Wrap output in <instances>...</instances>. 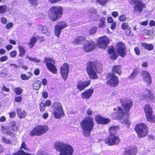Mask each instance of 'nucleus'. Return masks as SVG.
I'll return each mask as SVG.
<instances>
[{"label":"nucleus","mask_w":155,"mask_h":155,"mask_svg":"<svg viewBox=\"0 0 155 155\" xmlns=\"http://www.w3.org/2000/svg\"><path fill=\"white\" fill-rule=\"evenodd\" d=\"M80 125L84 136H89L94 125L93 118L90 117H87L80 122Z\"/></svg>","instance_id":"nucleus-1"},{"label":"nucleus","mask_w":155,"mask_h":155,"mask_svg":"<svg viewBox=\"0 0 155 155\" xmlns=\"http://www.w3.org/2000/svg\"><path fill=\"white\" fill-rule=\"evenodd\" d=\"M54 147L56 150L60 152L59 155H72L73 148L69 144L61 141L56 142Z\"/></svg>","instance_id":"nucleus-2"},{"label":"nucleus","mask_w":155,"mask_h":155,"mask_svg":"<svg viewBox=\"0 0 155 155\" xmlns=\"http://www.w3.org/2000/svg\"><path fill=\"white\" fill-rule=\"evenodd\" d=\"M101 66L98 63L95 62L89 63L87 70L90 78L94 79L98 78L96 72L100 73L102 71Z\"/></svg>","instance_id":"nucleus-3"},{"label":"nucleus","mask_w":155,"mask_h":155,"mask_svg":"<svg viewBox=\"0 0 155 155\" xmlns=\"http://www.w3.org/2000/svg\"><path fill=\"white\" fill-rule=\"evenodd\" d=\"M63 14V8L60 6H54L51 7L48 12V16L51 20L55 21L60 19Z\"/></svg>","instance_id":"nucleus-4"},{"label":"nucleus","mask_w":155,"mask_h":155,"mask_svg":"<svg viewBox=\"0 0 155 155\" xmlns=\"http://www.w3.org/2000/svg\"><path fill=\"white\" fill-rule=\"evenodd\" d=\"M52 108L53 114L55 118L59 119L64 116V113L61 103L54 102L52 104Z\"/></svg>","instance_id":"nucleus-5"},{"label":"nucleus","mask_w":155,"mask_h":155,"mask_svg":"<svg viewBox=\"0 0 155 155\" xmlns=\"http://www.w3.org/2000/svg\"><path fill=\"white\" fill-rule=\"evenodd\" d=\"M135 129L140 138L146 136L148 132L147 127L145 124L143 123L137 124Z\"/></svg>","instance_id":"nucleus-6"},{"label":"nucleus","mask_w":155,"mask_h":155,"mask_svg":"<svg viewBox=\"0 0 155 155\" xmlns=\"http://www.w3.org/2000/svg\"><path fill=\"white\" fill-rule=\"evenodd\" d=\"M11 130L15 131L17 130V128L15 122H12L8 124V127L1 126V130L5 135H8L10 136H13L15 134Z\"/></svg>","instance_id":"nucleus-7"},{"label":"nucleus","mask_w":155,"mask_h":155,"mask_svg":"<svg viewBox=\"0 0 155 155\" xmlns=\"http://www.w3.org/2000/svg\"><path fill=\"white\" fill-rule=\"evenodd\" d=\"M43 61L46 63V66L50 71L54 74L57 73V69L56 67L53 64L55 62L54 60L51 57H46Z\"/></svg>","instance_id":"nucleus-8"},{"label":"nucleus","mask_w":155,"mask_h":155,"mask_svg":"<svg viewBox=\"0 0 155 155\" xmlns=\"http://www.w3.org/2000/svg\"><path fill=\"white\" fill-rule=\"evenodd\" d=\"M106 78L109 79L107 82V85L112 87H115L118 85L119 83L118 78L113 73L108 74L107 75Z\"/></svg>","instance_id":"nucleus-9"},{"label":"nucleus","mask_w":155,"mask_h":155,"mask_svg":"<svg viewBox=\"0 0 155 155\" xmlns=\"http://www.w3.org/2000/svg\"><path fill=\"white\" fill-rule=\"evenodd\" d=\"M67 23L64 21H60L54 27V32L55 35L58 38L60 36L62 30L67 27Z\"/></svg>","instance_id":"nucleus-10"},{"label":"nucleus","mask_w":155,"mask_h":155,"mask_svg":"<svg viewBox=\"0 0 155 155\" xmlns=\"http://www.w3.org/2000/svg\"><path fill=\"white\" fill-rule=\"evenodd\" d=\"M144 110L148 121L155 122V116L152 114L153 110L151 107L149 105H146L144 107Z\"/></svg>","instance_id":"nucleus-11"},{"label":"nucleus","mask_w":155,"mask_h":155,"mask_svg":"<svg viewBox=\"0 0 155 155\" xmlns=\"http://www.w3.org/2000/svg\"><path fill=\"white\" fill-rule=\"evenodd\" d=\"M120 102L125 111L128 112L133 105L131 99L129 98H124L120 100Z\"/></svg>","instance_id":"nucleus-12"},{"label":"nucleus","mask_w":155,"mask_h":155,"mask_svg":"<svg viewBox=\"0 0 155 155\" xmlns=\"http://www.w3.org/2000/svg\"><path fill=\"white\" fill-rule=\"evenodd\" d=\"M105 143L108 146L118 144L120 141L118 137L114 135H110L104 140Z\"/></svg>","instance_id":"nucleus-13"},{"label":"nucleus","mask_w":155,"mask_h":155,"mask_svg":"<svg viewBox=\"0 0 155 155\" xmlns=\"http://www.w3.org/2000/svg\"><path fill=\"white\" fill-rule=\"evenodd\" d=\"M97 41L98 47L103 49H106L107 48L110 41L107 37L106 36L101 37Z\"/></svg>","instance_id":"nucleus-14"},{"label":"nucleus","mask_w":155,"mask_h":155,"mask_svg":"<svg viewBox=\"0 0 155 155\" xmlns=\"http://www.w3.org/2000/svg\"><path fill=\"white\" fill-rule=\"evenodd\" d=\"M61 73L63 79L66 81L68 72L69 65L67 63H64L61 67Z\"/></svg>","instance_id":"nucleus-15"},{"label":"nucleus","mask_w":155,"mask_h":155,"mask_svg":"<svg viewBox=\"0 0 155 155\" xmlns=\"http://www.w3.org/2000/svg\"><path fill=\"white\" fill-rule=\"evenodd\" d=\"M95 45L94 42L91 40L85 41L84 45V49L87 52L91 51L95 49Z\"/></svg>","instance_id":"nucleus-16"},{"label":"nucleus","mask_w":155,"mask_h":155,"mask_svg":"<svg viewBox=\"0 0 155 155\" xmlns=\"http://www.w3.org/2000/svg\"><path fill=\"white\" fill-rule=\"evenodd\" d=\"M117 50L119 54L122 57L126 55V49L124 45L122 42L118 43L117 45Z\"/></svg>","instance_id":"nucleus-17"},{"label":"nucleus","mask_w":155,"mask_h":155,"mask_svg":"<svg viewBox=\"0 0 155 155\" xmlns=\"http://www.w3.org/2000/svg\"><path fill=\"white\" fill-rule=\"evenodd\" d=\"M145 7L144 4L142 2H139L137 4H135L134 7V12L137 15H139L143 11V8Z\"/></svg>","instance_id":"nucleus-18"},{"label":"nucleus","mask_w":155,"mask_h":155,"mask_svg":"<svg viewBox=\"0 0 155 155\" xmlns=\"http://www.w3.org/2000/svg\"><path fill=\"white\" fill-rule=\"evenodd\" d=\"M94 92L93 89H89L81 93V97L84 99H88L91 97Z\"/></svg>","instance_id":"nucleus-19"},{"label":"nucleus","mask_w":155,"mask_h":155,"mask_svg":"<svg viewBox=\"0 0 155 155\" xmlns=\"http://www.w3.org/2000/svg\"><path fill=\"white\" fill-rule=\"evenodd\" d=\"M23 148L26 150H28L27 145L25 142L24 141L22 142L21 144V147L20 148V150L18 151V153H15L13 155H31L30 154L26 153L24 152L23 150H22Z\"/></svg>","instance_id":"nucleus-20"},{"label":"nucleus","mask_w":155,"mask_h":155,"mask_svg":"<svg viewBox=\"0 0 155 155\" xmlns=\"http://www.w3.org/2000/svg\"><path fill=\"white\" fill-rule=\"evenodd\" d=\"M124 114V111L122 109L118 107L117 113H114L112 114V117L114 119H120L123 118Z\"/></svg>","instance_id":"nucleus-21"},{"label":"nucleus","mask_w":155,"mask_h":155,"mask_svg":"<svg viewBox=\"0 0 155 155\" xmlns=\"http://www.w3.org/2000/svg\"><path fill=\"white\" fill-rule=\"evenodd\" d=\"M95 119L96 122L101 124H107L110 123V120L108 118H104L99 115L97 116Z\"/></svg>","instance_id":"nucleus-22"},{"label":"nucleus","mask_w":155,"mask_h":155,"mask_svg":"<svg viewBox=\"0 0 155 155\" xmlns=\"http://www.w3.org/2000/svg\"><path fill=\"white\" fill-rule=\"evenodd\" d=\"M144 81L147 84L150 85L151 82V78L150 74L147 71H143L141 73Z\"/></svg>","instance_id":"nucleus-23"},{"label":"nucleus","mask_w":155,"mask_h":155,"mask_svg":"<svg viewBox=\"0 0 155 155\" xmlns=\"http://www.w3.org/2000/svg\"><path fill=\"white\" fill-rule=\"evenodd\" d=\"M90 80H88L84 82L79 81L77 85V88L80 91L83 90L90 84Z\"/></svg>","instance_id":"nucleus-24"},{"label":"nucleus","mask_w":155,"mask_h":155,"mask_svg":"<svg viewBox=\"0 0 155 155\" xmlns=\"http://www.w3.org/2000/svg\"><path fill=\"white\" fill-rule=\"evenodd\" d=\"M137 152V150L136 147H131L129 150H126L124 155H135Z\"/></svg>","instance_id":"nucleus-25"},{"label":"nucleus","mask_w":155,"mask_h":155,"mask_svg":"<svg viewBox=\"0 0 155 155\" xmlns=\"http://www.w3.org/2000/svg\"><path fill=\"white\" fill-rule=\"evenodd\" d=\"M85 38L84 37L78 36L75 38L74 41L73 43L76 45H79L82 44L85 41Z\"/></svg>","instance_id":"nucleus-26"},{"label":"nucleus","mask_w":155,"mask_h":155,"mask_svg":"<svg viewBox=\"0 0 155 155\" xmlns=\"http://www.w3.org/2000/svg\"><path fill=\"white\" fill-rule=\"evenodd\" d=\"M38 125L35 127L30 132L29 135L31 137L36 135L41 136Z\"/></svg>","instance_id":"nucleus-27"},{"label":"nucleus","mask_w":155,"mask_h":155,"mask_svg":"<svg viewBox=\"0 0 155 155\" xmlns=\"http://www.w3.org/2000/svg\"><path fill=\"white\" fill-rule=\"evenodd\" d=\"M38 125L35 127L30 132L29 135L31 137L36 135L41 136Z\"/></svg>","instance_id":"nucleus-28"},{"label":"nucleus","mask_w":155,"mask_h":155,"mask_svg":"<svg viewBox=\"0 0 155 155\" xmlns=\"http://www.w3.org/2000/svg\"><path fill=\"white\" fill-rule=\"evenodd\" d=\"M16 111L19 117L21 119L24 118L26 115V112L22 110L21 108H19L16 110Z\"/></svg>","instance_id":"nucleus-29"},{"label":"nucleus","mask_w":155,"mask_h":155,"mask_svg":"<svg viewBox=\"0 0 155 155\" xmlns=\"http://www.w3.org/2000/svg\"><path fill=\"white\" fill-rule=\"evenodd\" d=\"M38 126L41 135L45 133L48 130V127L46 125H38Z\"/></svg>","instance_id":"nucleus-30"},{"label":"nucleus","mask_w":155,"mask_h":155,"mask_svg":"<svg viewBox=\"0 0 155 155\" xmlns=\"http://www.w3.org/2000/svg\"><path fill=\"white\" fill-rule=\"evenodd\" d=\"M141 45L145 49H147L149 51L153 50V45L152 44H148L145 42H141Z\"/></svg>","instance_id":"nucleus-31"},{"label":"nucleus","mask_w":155,"mask_h":155,"mask_svg":"<svg viewBox=\"0 0 155 155\" xmlns=\"http://www.w3.org/2000/svg\"><path fill=\"white\" fill-rule=\"evenodd\" d=\"M112 71L120 75L121 73V68L120 66H114L112 69Z\"/></svg>","instance_id":"nucleus-32"},{"label":"nucleus","mask_w":155,"mask_h":155,"mask_svg":"<svg viewBox=\"0 0 155 155\" xmlns=\"http://www.w3.org/2000/svg\"><path fill=\"white\" fill-rule=\"evenodd\" d=\"M118 129V127L116 126H112L110 127L109 129V133L110 135H114Z\"/></svg>","instance_id":"nucleus-33"},{"label":"nucleus","mask_w":155,"mask_h":155,"mask_svg":"<svg viewBox=\"0 0 155 155\" xmlns=\"http://www.w3.org/2000/svg\"><path fill=\"white\" fill-rule=\"evenodd\" d=\"M105 19L106 18L103 17L99 20V23H98V26L99 28H104V27Z\"/></svg>","instance_id":"nucleus-34"},{"label":"nucleus","mask_w":155,"mask_h":155,"mask_svg":"<svg viewBox=\"0 0 155 155\" xmlns=\"http://www.w3.org/2000/svg\"><path fill=\"white\" fill-rule=\"evenodd\" d=\"M139 70L138 68L134 69L133 71L130 74V78L133 79L136 78V76L139 74Z\"/></svg>","instance_id":"nucleus-35"},{"label":"nucleus","mask_w":155,"mask_h":155,"mask_svg":"<svg viewBox=\"0 0 155 155\" xmlns=\"http://www.w3.org/2000/svg\"><path fill=\"white\" fill-rule=\"evenodd\" d=\"M41 82L38 80L36 81L33 84V86L34 89L35 90H38L41 86Z\"/></svg>","instance_id":"nucleus-36"},{"label":"nucleus","mask_w":155,"mask_h":155,"mask_svg":"<svg viewBox=\"0 0 155 155\" xmlns=\"http://www.w3.org/2000/svg\"><path fill=\"white\" fill-rule=\"evenodd\" d=\"M36 41V38L34 37H32L30 40V42L28 44L29 47L31 48H32L35 44Z\"/></svg>","instance_id":"nucleus-37"},{"label":"nucleus","mask_w":155,"mask_h":155,"mask_svg":"<svg viewBox=\"0 0 155 155\" xmlns=\"http://www.w3.org/2000/svg\"><path fill=\"white\" fill-rule=\"evenodd\" d=\"M147 94L146 95L145 97V99L146 100L153 99L154 98L153 95L152 94L149 90L147 91Z\"/></svg>","instance_id":"nucleus-38"},{"label":"nucleus","mask_w":155,"mask_h":155,"mask_svg":"<svg viewBox=\"0 0 155 155\" xmlns=\"http://www.w3.org/2000/svg\"><path fill=\"white\" fill-rule=\"evenodd\" d=\"M18 49L20 52V55L21 57H23L24 55H25L26 51L25 48L22 46H19Z\"/></svg>","instance_id":"nucleus-39"},{"label":"nucleus","mask_w":155,"mask_h":155,"mask_svg":"<svg viewBox=\"0 0 155 155\" xmlns=\"http://www.w3.org/2000/svg\"><path fill=\"white\" fill-rule=\"evenodd\" d=\"M41 31L42 33L47 35H48L50 34V32L48 31L47 28L45 26H43Z\"/></svg>","instance_id":"nucleus-40"},{"label":"nucleus","mask_w":155,"mask_h":155,"mask_svg":"<svg viewBox=\"0 0 155 155\" xmlns=\"http://www.w3.org/2000/svg\"><path fill=\"white\" fill-rule=\"evenodd\" d=\"M26 57L30 61H33L36 63L40 62L41 61L40 59H38L35 58L30 57L28 55H26Z\"/></svg>","instance_id":"nucleus-41"},{"label":"nucleus","mask_w":155,"mask_h":155,"mask_svg":"<svg viewBox=\"0 0 155 155\" xmlns=\"http://www.w3.org/2000/svg\"><path fill=\"white\" fill-rule=\"evenodd\" d=\"M109 0H96V2L101 5H105L108 2Z\"/></svg>","instance_id":"nucleus-42"},{"label":"nucleus","mask_w":155,"mask_h":155,"mask_svg":"<svg viewBox=\"0 0 155 155\" xmlns=\"http://www.w3.org/2000/svg\"><path fill=\"white\" fill-rule=\"evenodd\" d=\"M7 7L6 5H0V13L1 14L5 13Z\"/></svg>","instance_id":"nucleus-43"},{"label":"nucleus","mask_w":155,"mask_h":155,"mask_svg":"<svg viewBox=\"0 0 155 155\" xmlns=\"http://www.w3.org/2000/svg\"><path fill=\"white\" fill-rule=\"evenodd\" d=\"M1 140L3 143L6 144H9L11 143V141L10 140L5 136H2V137Z\"/></svg>","instance_id":"nucleus-44"},{"label":"nucleus","mask_w":155,"mask_h":155,"mask_svg":"<svg viewBox=\"0 0 155 155\" xmlns=\"http://www.w3.org/2000/svg\"><path fill=\"white\" fill-rule=\"evenodd\" d=\"M97 30V28L96 27H93L89 30V34L90 35L94 34Z\"/></svg>","instance_id":"nucleus-45"},{"label":"nucleus","mask_w":155,"mask_h":155,"mask_svg":"<svg viewBox=\"0 0 155 155\" xmlns=\"http://www.w3.org/2000/svg\"><path fill=\"white\" fill-rule=\"evenodd\" d=\"M121 28L123 30L130 28V27L129 26L128 23L126 22H124L123 23L121 26Z\"/></svg>","instance_id":"nucleus-46"},{"label":"nucleus","mask_w":155,"mask_h":155,"mask_svg":"<svg viewBox=\"0 0 155 155\" xmlns=\"http://www.w3.org/2000/svg\"><path fill=\"white\" fill-rule=\"evenodd\" d=\"M15 91L17 94H20L22 92V90L19 87H18L15 88Z\"/></svg>","instance_id":"nucleus-47"},{"label":"nucleus","mask_w":155,"mask_h":155,"mask_svg":"<svg viewBox=\"0 0 155 155\" xmlns=\"http://www.w3.org/2000/svg\"><path fill=\"white\" fill-rule=\"evenodd\" d=\"M127 18L124 15H121L119 17V20L121 21L124 22L126 21Z\"/></svg>","instance_id":"nucleus-48"},{"label":"nucleus","mask_w":155,"mask_h":155,"mask_svg":"<svg viewBox=\"0 0 155 155\" xmlns=\"http://www.w3.org/2000/svg\"><path fill=\"white\" fill-rule=\"evenodd\" d=\"M40 110L41 111H43L45 110V105L44 103L41 102L40 104Z\"/></svg>","instance_id":"nucleus-49"},{"label":"nucleus","mask_w":155,"mask_h":155,"mask_svg":"<svg viewBox=\"0 0 155 155\" xmlns=\"http://www.w3.org/2000/svg\"><path fill=\"white\" fill-rule=\"evenodd\" d=\"M21 78L24 80H28L29 79V78L28 76L24 74H23L21 75Z\"/></svg>","instance_id":"nucleus-50"},{"label":"nucleus","mask_w":155,"mask_h":155,"mask_svg":"<svg viewBox=\"0 0 155 155\" xmlns=\"http://www.w3.org/2000/svg\"><path fill=\"white\" fill-rule=\"evenodd\" d=\"M88 15L89 17L92 20H94L96 15V13L92 14L91 13H89Z\"/></svg>","instance_id":"nucleus-51"},{"label":"nucleus","mask_w":155,"mask_h":155,"mask_svg":"<svg viewBox=\"0 0 155 155\" xmlns=\"http://www.w3.org/2000/svg\"><path fill=\"white\" fill-rule=\"evenodd\" d=\"M134 51L136 54L138 55L140 54V51L138 47H136L134 48Z\"/></svg>","instance_id":"nucleus-52"},{"label":"nucleus","mask_w":155,"mask_h":155,"mask_svg":"<svg viewBox=\"0 0 155 155\" xmlns=\"http://www.w3.org/2000/svg\"><path fill=\"white\" fill-rule=\"evenodd\" d=\"M110 57L112 59L115 60L117 58V55L115 52L113 53L112 54H110Z\"/></svg>","instance_id":"nucleus-53"},{"label":"nucleus","mask_w":155,"mask_h":155,"mask_svg":"<svg viewBox=\"0 0 155 155\" xmlns=\"http://www.w3.org/2000/svg\"><path fill=\"white\" fill-rule=\"evenodd\" d=\"M8 59V57L6 56H3L0 58V61L1 62H4L6 61Z\"/></svg>","instance_id":"nucleus-54"},{"label":"nucleus","mask_w":155,"mask_h":155,"mask_svg":"<svg viewBox=\"0 0 155 155\" xmlns=\"http://www.w3.org/2000/svg\"><path fill=\"white\" fill-rule=\"evenodd\" d=\"M114 52V49L113 47H111L108 49V52L110 54H112Z\"/></svg>","instance_id":"nucleus-55"},{"label":"nucleus","mask_w":155,"mask_h":155,"mask_svg":"<svg viewBox=\"0 0 155 155\" xmlns=\"http://www.w3.org/2000/svg\"><path fill=\"white\" fill-rule=\"evenodd\" d=\"M10 54L11 57L14 58L16 55L17 52L15 51H12L10 53Z\"/></svg>","instance_id":"nucleus-56"},{"label":"nucleus","mask_w":155,"mask_h":155,"mask_svg":"<svg viewBox=\"0 0 155 155\" xmlns=\"http://www.w3.org/2000/svg\"><path fill=\"white\" fill-rule=\"evenodd\" d=\"M86 113L88 115L91 116L93 112L91 109L88 108L87 110Z\"/></svg>","instance_id":"nucleus-57"},{"label":"nucleus","mask_w":155,"mask_h":155,"mask_svg":"<svg viewBox=\"0 0 155 155\" xmlns=\"http://www.w3.org/2000/svg\"><path fill=\"white\" fill-rule=\"evenodd\" d=\"M9 114L11 118H14L15 116L16 113L14 111H13L9 113Z\"/></svg>","instance_id":"nucleus-58"},{"label":"nucleus","mask_w":155,"mask_h":155,"mask_svg":"<svg viewBox=\"0 0 155 155\" xmlns=\"http://www.w3.org/2000/svg\"><path fill=\"white\" fill-rule=\"evenodd\" d=\"M1 21L2 23L4 24H6L7 22V19L4 17L1 18Z\"/></svg>","instance_id":"nucleus-59"},{"label":"nucleus","mask_w":155,"mask_h":155,"mask_svg":"<svg viewBox=\"0 0 155 155\" xmlns=\"http://www.w3.org/2000/svg\"><path fill=\"white\" fill-rule=\"evenodd\" d=\"M13 25V24L12 23H8L6 26V28L7 29H9L10 28L12 27Z\"/></svg>","instance_id":"nucleus-60"},{"label":"nucleus","mask_w":155,"mask_h":155,"mask_svg":"<svg viewBox=\"0 0 155 155\" xmlns=\"http://www.w3.org/2000/svg\"><path fill=\"white\" fill-rule=\"evenodd\" d=\"M31 5H37V0H29Z\"/></svg>","instance_id":"nucleus-61"},{"label":"nucleus","mask_w":155,"mask_h":155,"mask_svg":"<svg viewBox=\"0 0 155 155\" xmlns=\"http://www.w3.org/2000/svg\"><path fill=\"white\" fill-rule=\"evenodd\" d=\"M37 155H49L48 153L45 152H43L41 151H39L37 153Z\"/></svg>","instance_id":"nucleus-62"},{"label":"nucleus","mask_w":155,"mask_h":155,"mask_svg":"<svg viewBox=\"0 0 155 155\" xmlns=\"http://www.w3.org/2000/svg\"><path fill=\"white\" fill-rule=\"evenodd\" d=\"M107 21L109 23H111L113 22V20L112 18L111 17H109L107 18Z\"/></svg>","instance_id":"nucleus-63"},{"label":"nucleus","mask_w":155,"mask_h":155,"mask_svg":"<svg viewBox=\"0 0 155 155\" xmlns=\"http://www.w3.org/2000/svg\"><path fill=\"white\" fill-rule=\"evenodd\" d=\"M111 15L112 16L115 18L118 15V14L117 12L114 11L112 12Z\"/></svg>","instance_id":"nucleus-64"}]
</instances>
